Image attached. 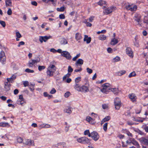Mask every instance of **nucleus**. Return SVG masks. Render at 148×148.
Returning a JSON list of instances; mask_svg holds the SVG:
<instances>
[{"mask_svg": "<svg viewBox=\"0 0 148 148\" xmlns=\"http://www.w3.org/2000/svg\"><path fill=\"white\" fill-rule=\"evenodd\" d=\"M120 58L118 56H116V57L114 58V62H117L119 61L120 60Z\"/></svg>", "mask_w": 148, "mask_h": 148, "instance_id": "46", "label": "nucleus"}, {"mask_svg": "<svg viewBox=\"0 0 148 148\" xmlns=\"http://www.w3.org/2000/svg\"><path fill=\"white\" fill-rule=\"evenodd\" d=\"M115 106V108L116 110H119L120 108L121 103H114Z\"/></svg>", "mask_w": 148, "mask_h": 148, "instance_id": "27", "label": "nucleus"}, {"mask_svg": "<svg viewBox=\"0 0 148 148\" xmlns=\"http://www.w3.org/2000/svg\"><path fill=\"white\" fill-rule=\"evenodd\" d=\"M48 69L55 71H56V69L55 65L53 64H50Z\"/></svg>", "mask_w": 148, "mask_h": 148, "instance_id": "20", "label": "nucleus"}, {"mask_svg": "<svg viewBox=\"0 0 148 148\" xmlns=\"http://www.w3.org/2000/svg\"><path fill=\"white\" fill-rule=\"evenodd\" d=\"M131 7V5H129L126 6L125 8L127 10H130V8Z\"/></svg>", "mask_w": 148, "mask_h": 148, "instance_id": "59", "label": "nucleus"}, {"mask_svg": "<svg viewBox=\"0 0 148 148\" xmlns=\"http://www.w3.org/2000/svg\"><path fill=\"white\" fill-rule=\"evenodd\" d=\"M80 56V53H79V54H77L73 58V59H72L73 61H75V60H76L77 58H78V57H79Z\"/></svg>", "mask_w": 148, "mask_h": 148, "instance_id": "48", "label": "nucleus"}, {"mask_svg": "<svg viewBox=\"0 0 148 148\" xmlns=\"http://www.w3.org/2000/svg\"><path fill=\"white\" fill-rule=\"evenodd\" d=\"M6 5V6H12V1L11 0H6L5 1Z\"/></svg>", "mask_w": 148, "mask_h": 148, "instance_id": "25", "label": "nucleus"}, {"mask_svg": "<svg viewBox=\"0 0 148 148\" xmlns=\"http://www.w3.org/2000/svg\"><path fill=\"white\" fill-rule=\"evenodd\" d=\"M84 61L83 60L81 59H79L76 62L75 64L76 66H78L79 64L80 65H82L83 64Z\"/></svg>", "mask_w": 148, "mask_h": 148, "instance_id": "11", "label": "nucleus"}, {"mask_svg": "<svg viewBox=\"0 0 148 148\" xmlns=\"http://www.w3.org/2000/svg\"><path fill=\"white\" fill-rule=\"evenodd\" d=\"M29 87L30 89L32 91H33L34 90V85L31 84L29 86Z\"/></svg>", "mask_w": 148, "mask_h": 148, "instance_id": "42", "label": "nucleus"}, {"mask_svg": "<svg viewBox=\"0 0 148 148\" xmlns=\"http://www.w3.org/2000/svg\"><path fill=\"white\" fill-rule=\"evenodd\" d=\"M36 63L35 60H31V61H29L28 63L29 67H32L33 65Z\"/></svg>", "mask_w": 148, "mask_h": 148, "instance_id": "17", "label": "nucleus"}, {"mask_svg": "<svg viewBox=\"0 0 148 148\" xmlns=\"http://www.w3.org/2000/svg\"><path fill=\"white\" fill-rule=\"evenodd\" d=\"M71 75V74L70 73H68L67 74L65 75L63 77V80H64L67 77L69 78Z\"/></svg>", "mask_w": 148, "mask_h": 148, "instance_id": "31", "label": "nucleus"}, {"mask_svg": "<svg viewBox=\"0 0 148 148\" xmlns=\"http://www.w3.org/2000/svg\"><path fill=\"white\" fill-rule=\"evenodd\" d=\"M111 119L110 116H107L104 118L103 119L104 121L106 122L109 121Z\"/></svg>", "mask_w": 148, "mask_h": 148, "instance_id": "37", "label": "nucleus"}, {"mask_svg": "<svg viewBox=\"0 0 148 148\" xmlns=\"http://www.w3.org/2000/svg\"><path fill=\"white\" fill-rule=\"evenodd\" d=\"M102 107L103 109H105L107 108L108 107V106L106 104H104L102 105Z\"/></svg>", "mask_w": 148, "mask_h": 148, "instance_id": "62", "label": "nucleus"}, {"mask_svg": "<svg viewBox=\"0 0 148 148\" xmlns=\"http://www.w3.org/2000/svg\"><path fill=\"white\" fill-rule=\"evenodd\" d=\"M61 55L66 58L68 60H70L71 59V56L70 53L67 51H63Z\"/></svg>", "mask_w": 148, "mask_h": 148, "instance_id": "5", "label": "nucleus"}, {"mask_svg": "<svg viewBox=\"0 0 148 148\" xmlns=\"http://www.w3.org/2000/svg\"><path fill=\"white\" fill-rule=\"evenodd\" d=\"M133 145L136 146L137 147H139L140 146L138 142L136 141L134 139H133V140L132 141V143Z\"/></svg>", "mask_w": 148, "mask_h": 148, "instance_id": "22", "label": "nucleus"}, {"mask_svg": "<svg viewBox=\"0 0 148 148\" xmlns=\"http://www.w3.org/2000/svg\"><path fill=\"white\" fill-rule=\"evenodd\" d=\"M19 99L20 100L18 101V104L22 105L23 103L24 99L22 95H21L19 96Z\"/></svg>", "mask_w": 148, "mask_h": 148, "instance_id": "16", "label": "nucleus"}, {"mask_svg": "<svg viewBox=\"0 0 148 148\" xmlns=\"http://www.w3.org/2000/svg\"><path fill=\"white\" fill-rule=\"evenodd\" d=\"M75 89L81 92H87L89 91L87 87L85 86H83L79 87V85L76 84L75 86Z\"/></svg>", "mask_w": 148, "mask_h": 148, "instance_id": "2", "label": "nucleus"}, {"mask_svg": "<svg viewBox=\"0 0 148 148\" xmlns=\"http://www.w3.org/2000/svg\"><path fill=\"white\" fill-rule=\"evenodd\" d=\"M136 75V74L135 71H133L131 73H130L129 75V77H131L133 76H135Z\"/></svg>", "mask_w": 148, "mask_h": 148, "instance_id": "38", "label": "nucleus"}, {"mask_svg": "<svg viewBox=\"0 0 148 148\" xmlns=\"http://www.w3.org/2000/svg\"><path fill=\"white\" fill-rule=\"evenodd\" d=\"M45 68V66H38V69L39 71H41L42 70L44 69Z\"/></svg>", "mask_w": 148, "mask_h": 148, "instance_id": "35", "label": "nucleus"}, {"mask_svg": "<svg viewBox=\"0 0 148 148\" xmlns=\"http://www.w3.org/2000/svg\"><path fill=\"white\" fill-rule=\"evenodd\" d=\"M121 103L120 99L118 97H116L114 99V103Z\"/></svg>", "mask_w": 148, "mask_h": 148, "instance_id": "32", "label": "nucleus"}, {"mask_svg": "<svg viewBox=\"0 0 148 148\" xmlns=\"http://www.w3.org/2000/svg\"><path fill=\"white\" fill-rule=\"evenodd\" d=\"M92 138L95 141L98 140L99 138V136L98 134L95 131H93L92 132Z\"/></svg>", "mask_w": 148, "mask_h": 148, "instance_id": "7", "label": "nucleus"}, {"mask_svg": "<svg viewBox=\"0 0 148 148\" xmlns=\"http://www.w3.org/2000/svg\"><path fill=\"white\" fill-rule=\"evenodd\" d=\"M25 71L28 73H33L34 72V71L33 70L30 69H29L27 68L25 69Z\"/></svg>", "mask_w": 148, "mask_h": 148, "instance_id": "36", "label": "nucleus"}, {"mask_svg": "<svg viewBox=\"0 0 148 148\" xmlns=\"http://www.w3.org/2000/svg\"><path fill=\"white\" fill-rule=\"evenodd\" d=\"M135 131L141 135H143L144 134V133L139 129H138L137 130H135Z\"/></svg>", "mask_w": 148, "mask_h": 148, "instance_id": "47", "label": "nucleus"}, {"mask_svg": "<svg viewBox=\"0 0 148 148\" xmlns=\"http://www.w3.org/2000/svg\"><path fill=\"white\" fill-rule=\"evenodd\" d=\"M11 84L9 83V85L5 84L4 86L5 90L6 92L9 91L10 90V87L11 86Z\"/></svg>", "mask_w": 148, "mask_h": 148, "instance_id": "18", "label": "nucleus"}, {"mask_svg": "<svg viewBox=\"0 0 148 148\" xmlns=\"http://www.w3.org/2000/svg\"><path fill=\"white\" fill-rule=\"evenodd\" d=\"M73 69L71 67L69 66H68V71L69 73H71L73 72Z\"/></svg>", "mask_w": 148, "mask_h": 148, "instance_id": "44", "label": "nucleus"}, {"mask_svg": "<svg viewBox=\"0 0 148 148\" xmlns=\"http://www.w3.org/2000/svg\"><path fill=\"white\" fill-rule=\"evenodd\" d=\"M65 8L64 6L61 7L60 8H57L56 10L59 12H63L64 11Z\"/></svg>", "mask_w": 148, "mask_h": 148, "instance_id": "28", "label": "nucleus"}, {"mask_svg": "<svg viewBox=\"0 0 148 148\" xmlns=\"http://www.w3.org/2000/svg\"><path fill=\"white\" fill-rule=\"evenodd\" d=\"M86 70L87 72L89 74H91L92 72V70L91 69H90L89 68H87L86 69Z\"/></svg>", "mask_w": 148, "mask_h": 148, "instance_id": "49", "label": "nucleus"}, {"mask_svg": "<svg viewBox=\"0 0 148 148\" xmlns=\"http://www.w3.org/2000/svg\"><path fill=\"white\" fill-rule=\"evenodd\" d=\"M56 92V90L54 88H52L50 92V93L51 94H54Z\"/></svg>", "mask_w": 148, "mask_h": 148, "instance_id": "55", "label": "nucleus"}, {"mask_svg": "<svg viewBox=\"0 0 148 148\" xmlns=\"http://www.w3.org/2000/svg\"><path fill=\"white\" fill-rule=\"evenodd\" d=\"M55 72V71H54L52 70H51L47 69V75L49 76V77H50L53 76V73Z\"/></svg>", "mask_w": 148, "mask_h": 148, "instance_id": "10", "label": "nucleus"}, {"mask_svg": "<svg viewBox=\"0 0 148 148\" xmlns=\"http://www.w3.org/2000/svg\"><path fill=\"white\" fill-rule=\"evenodd\" d=\"M72 109V108L71 107H68V108H66L64 110V112H66L70 114L72 112L71 109Z\"/></svg>", "mask_w": 148, "mask_h": 148, "instance_id": "24", "label": "nucleus"}, {"mask_svg": "<svg viewBox=\"0 0 148 148\" xmlns=\"http://www.w3.org/2000/svg\"><path fill=\"white\" fill-rule=\"evenodd\" d=\"M70 94V93L69 92L67 91L66 92L64 95V97L66 98L68 97Z\"/></svg>", "mask_w": 148, "mask_h": 148, "instance_id": "54", "label": "nucleus"}, {"mask_svg": "<svg viewBox=\"0 0 148 148\" xmlns=\"http://www.w3.org/2000/svg\"><path fill=\"white\" fill-rule=\"evenodd\" d=\"M110 84L108 83L103 84L102 85L103 88L101 89V91L103 93L107 94L109 92V90H110L112 91L114 94L117 95L119 92L118 88H110Z\"/></svg>", "mask_w": 148, "mask_h": 148, "instance_id": "1", "label": "nucleus"}, {"mask_svg": "<svg viewBox=\"0 0 148 148\" xmlns=\"http://www.w3.org/2000/svg\"><path fill=\"white\" fill-rule=\"evenodd\" d=\"M92 120H93V119L89 116H87L86 118V120L88 122Z\"/></svg>", "mask_w": 148, "mask_h": 148, "instance_id": "50", "label": "nucleus"}, {"mask_svg": "<svg viewBox=\"0 0 148 148\" xmlns=\"http://www.w3.org/2000/svg\"><path fill=\"white\" fill-rule=\"evenodd\" d=\"M60 43L61 45H65L67 43V41L65 38H62L61 39Z\"/></svg>", "mask_w": 148, "mask_h": 148, "instance_id": "21", "label": "nucleus"}, {"mask_svg": "<svg viewBox=\"0 0 148 148\" xmlns=\"http://www.w3.org/2000/svg\"><path fill=\"white\" fill-rule=\"evenodd\" d=\"M6 57L4 52L2 50L0 53V61L3 64H4L5 62Z\"/></svg>", "mask_w": 148, "mask_h": 148, "instance_id": "3", "label": "nucleus"}, {"mask_svg": "<svg viewBox=\"0 0 148 148\" xmlns=\"http://www.w3.org/2000/svg\"><path fill=\"white\" fill-rule=\"evenodd\" d=\"M129 98L132 100L133 101H134L136 99V97H135L133 96V94L129 95Z\"/></svg>", "mask_w": 148, "mask_h": 148, "instance_id": "34", "label": "nucleus"}, {"mask_svg": "<svg viewBox=\"0 0 148 148\" xmlns=\"http://www.w3.org/2000/svg\"><path fill=\"white\" fill-rule=\"evenodd\" d=\"M17 141L19 143H22L23 141V139L21 137H19L18 138Z\"/></svg>", "mask_w": 148, "mask_h": 148, "instance_id": "51", "label": "nucleus"}, {"mask_svg": "<svg viewBox=\"0 0 148 148\" xmlns=\"http://www.w3.org/2000/svg\"><path fill=\"white\" fill-rule=\"evenodd\" d=\"M16 35L17 37L18 38H20L21 37V34L19 33V32H17L16 33Z\"/></svg>", "mask_w": 148, "mask_h": 148, "instance_id": "52", "label": "nucleus"}, {"mask_svg": "<svg viewBox=\"0 0 148 148\" xmlns=\"http://www.w3.org/2000/svg\"><path fill=\"white\" fill-rule=\"evenodd\" d=\"M84 41H86L87 44L89 43L91 41V38L90 37H88V36L86 35H85L84 36Z\"/></svg>", "mask_w": 148, "mask_h": 148, "instance_id": "12", "label": "nucleus"}, {"mask_svg": "<svg viewBox=\"0 0 148 148\" xmlns=\"http://www.w3.org/2000/svg\"><path fill=\"white\" fill-rule=\"evenodd\" d=\"M23 84L25 87L28 86L29 85V82L27 81H25L23 82Z\"/></svg>", "mask_w": 148, "mask_h": 148, "instance_id": "56", "label": "nucleus"}, {"mask_svg": "<svg viewBox=\"0 0 148 148\" xmlns=\"http://www.w3.org/2000/svg\"><path fill=\"white\" fill-rule=\"evenodd\" d=\"M90 132L89 130H86L84 132V134L85 135H88L90 133Z\"/></svg>", "mask_w": 148, "mask_h": 148, "instance_id": "64", "label": "nucleus"}, {"mask_svg": "<svg viewBox=\"0 0 148 148\" xmlns=\"http://www.w3.org/2000/svg\"><path fill=\"white\" fill-rule=\"evenodd\" d=\"M84 137H83L77 139V142L79 143L83 144Z\"/></svg>", "mask_w": 148, "mask_h": 148, "instance_id": "33", "label": "nucleus"}, {"mask_svg": "<svg viewBox=\"0 0 148 148\" xmlns=\"http://www.w3.org/2000/svg\"><path fill=\"white\" fill-rule=\"evenodd\" d=\"M10 126L9 124L8 123L3 122L0 123V127H5L8 126L9 127Z\"/></svg>", "mask_w": 148, "mask_h": 148, "instance_id": "19", "label": "nucleus"}, {"mask_svg": "<svg viewBox=\"0 0 148 148\" xmlns=\"http://www.w3.org/2000/svg\"><path fill=\"white\" fill-rule=\"evenodd\" d=\"M108 123H106L103 125V129L105 131H106L107 130Z\"/></svg>", "mask_w": 148, "mask_h": 148, "instance_id": "39", "label": "nucleus"}, {"mask_svg": "<svg viewBox=\"0 0 148 148\" xmlns=\"http://www.w3.org/2000/svg\"><path fill=\"white\" fill-rule=\"evenodd\" d=\"M106 38V36L104 35H101L99 37V39L100 40H104Z\"/></svg>", "mask_w": 148, "mask_h": 148, "instance_id": "29", "label": "nucleus"}, {"mask_svg": "<svg viewBox=\"0 0 148 148\" xmlns=\"http://www.w3.org/2000/svg\"><path fill=\"white\" fill-rule=\"evenodd\" d=\"M137 9V6L136 5H131V7L130 8V11H135Z\"/></svg>", "mask_w": 148, "mask_h": 148, "instance_id": "26", "label": "nucleus"}, {"mask_svg": "<svg viewBox=\"0 0 148 148\" xmlns=\"http://www.w3.org/2000/svg\"><path fill=\"white\" fill-rule=\"evenodd\" d=\"M81 77H77L75 79V82L76 83H78L79 81H81Z\"/></svg>", "mask_w": 148, "mask_h": 148, "instance_id": "43", "label": "nucleus"}, {"mask_svg": "<svg viewBox=\"0 0 148 148\" xmlns=\"http://www.w3.org/2000/svg\"><path fill=\"white\" fill-rule=\"evenodd\" d=\"M0 24L3 26V27H5L6 24L5 22L3 21H0Z\"/></svg>", "mask_w": 148, "mask_h": 148, "instance_id": "45", "label": "nucleus"}, {"mask_svg": "<svg viewBox=\"0 0 148 148\" xmlns=\"http://www.w3.org/2000/svg\"><path fill=\"white\" fill-rule=\"evenodd\" d=\"M12 14V11L11 8H10L8 9V11H7V14L9 15H10Z\"/></svg>", "mask_w": 148, "mask_h": 148, "instance_id": "58", "label": "nucleus"}, {"mask_svg": "<svg viewBox=\"0 0 148 148\" xmlns=\"http://www.w3.org/2000/svg\"><path fill=\"white\" fill-rule=\"evenodd\" d=\"M106 32V30L105 29H103L101 31H99L97 32V34H100V33H105Z\"/></svg>", "mask_w": 148, "mask_h": 148, "instance_id": "60", "label": "nucleus"}, {"mask_svg": "<svg viewBox=\"0 0 148 148\" xmlns=\"http://www.w3.org/2000/svg\"><path fill=\"white\" fill-rule=\"evenodd\" d=\"M98 5L100 6L103 5V4H105V2L102 0L99 1L98 3Z\"/></svg>", "mask_w": 148, "mask_h": 148, "instance_id": "40", "label": "nucleus"}, {"mask_svg": "<svg viewBox=\"0 0 148 148\" xmlns=\"http://www.w3.org/2000/svg\"><path fill=\"white\" fill-rule=\"evenodd\" d=\"M51 36H40L39 40L41 43H42L43 41L45 42H47L48 40L50 38Z\"/></svg>", "mask_w": 148, "mask_h": 148, "instance_id": "6", "label": "nucleus"}, {"mask_svg": "<svg viewBox=\"0 0 148 148\" xmlns=\"http://www.w3.org/2000/svg\"><path fill=\"white\" fill-rule=\"evenodd\" d=\"M125 130L127 134L128 135V136L131 137H133V135L131 133H130L128 130L126 129H125Z\"/></svg>", "mask_w": 148, "mask_h": 148, "instance_id": "41", "label": "nucleus"}, {"mask_svg": "<svg viewBox=\"0 0 148 148\" xmlns=\"http://www.w3.org/2000/svg\"><path fill=\"white\" fill-rule=\"evenodd\" d=\"M82 38V36L81 34L79 33H77L75 34V39L77 40H80Z\"/></svg>", "mask_w": 148, "mask_h": 148, "instance_id": "23", "label": "nucleus"}, {"mask_svg": "<svg viewBox=\"0 0 148 148\" xmlns=\"http://www.w3.org/2000/svg\"><path fill=\"white\" fill-rule=\"evenodd\" d=\"M91 140V139H88V138L85 137H84L83 144H86L90 143Z\"/></svg>", "mask_w": 148, "mask_h": 148, "instance_id": "15", "label": "nucleus"}, {"mask_svg": "<svg viewBox=\"0 0 148 148\" xmlns=\"http://www.w3.org/2000/svg\"><path fill=\"white\" fill-rule=\"evenodd\" d=\"M118 42V40L115 38H112L111 40L110 44L113 45H114Z\"/></svg>", "mask_w": 148, "mask_h": 148, "instance_id": "14", "label": "nucleus"}, {"mask_svg": "<svg viewBox=\"0 0 148 148\" xmlns=\"http://www.w3.org/2000/svg\"><path fill=\"white\" fill-rule=\"evenodd\" d=\"M25 42L23 41L20 42L18 45V47H20L21 45H23L25 44Z\"/></svg>", "mask_w": 148, "mask_h": 148, "instance_id": "61", "label": "nucleus"}, {"mask_svg": "<svg viewBox=\"0 0 148 148\" xmlns=\"http://www.w3.org/2000/svg\"><path fill=\"white\" fill-rule=\"evenodd\" d=\"M126 72V71L125 70H122L121 71H119L118 73V74L119 75V76H121L123 74H125Z\"/></svg>", "mask_w": 148, "mask_h": 148, "instance_id": "30", "label": "nucleus"}, {"mask_svg": "<svg viewBox=\"0 0 148 148\" xmlns=\"http://www.w3.org/2000/svg\"><path fill=\"white\" fill-rule=\"evenodd\" d=\"M139 140L142 145H144L148 146V140L145 138L142 137L139 139Z\"/></svg>", "mask_w": 148, "mask_h": 148, "instance_id": "8", "label": "nucleus"}, {"mask_svg": "<svg viewBox=\"0 0 148 148\" xmlns=\"http://www.w3.org/2000/svg\"><path fill=\"white\" fill-rule=\"evenodd\" d=\"M19 91L18 89H16L14 91V93L15 95L17 94L18 93Z\"/></svg>", "mask_w": 148, "mask_h": 148, "instance_id": "63", "label": "nucleus"}, {"mask_svg": "<svg viewBox=\"0 0 148 148\" xmlns=\"http://www.w3.org/2000/svg\"><path fill=\"white\" fill-rule=\"evenodd\" d=\"M126 54L131 58L133 57V53L132 48L130 47H127L126 49Z\"/></svg>", "mask_w": 148, "mask_h": 148, "instance_id": "4", "label": "nucleus"}, {"mask_svg": "<svg viewBox=\"0 0 148 148\" xmlns=\"http://www.w3.org/2000/svg\"><path fill=\"white\" fill-rule=\"evenodd\" d=\"M134 18H135V20L137 22L139 23L140 22V18H141L140 15L138 14H135Z\"/></svg>", "mask_w": 148, "mask_h": 148, "instance_id": "9", "label": "nucleus"}, {"mask_svg": "<svg viewBox=\"0 0 148 148\" xmlns=\"http://www.w3.org/2000/svg\"><path fill=\"white\" fill-rule=\"evenodd\" d=\"M103 12L105 14L107 15L112 12V11L110 8H108L105 9Z\"/></svg>", "mask_w": 148, "mask_h": 148, "instance_id": "13", "label": "nucleus"}, {"mask_svg": "<svg viewBox=\"0 0 148 148\" xmlns=\"http://www.w3.org/2000/svg\"><path fill=\"white\" fill-rule=\"evenodd\" d=\"M16 76L15 74L13 75L10 78L11 80H13L15 79H16Z\"/></svg>", "mask_w": 148, "mask_h": 148, "instance_id": "57", "label": "nucleus"}, {"mask_svg": "<svg viewBox=\"0 0 148 148\" xmlns=\"http://www.w3.org/2000/svg\"><path fill=\"white\" fill-rule=\"evenodd\" d=\"M59 17L60 19H64L65 18V16L64 14H61L59 15Z\"/></svg>", "mask_w": 148, "mask_h": 148, "instance_id": "53", "label": "nucleus"}]
</instances>
